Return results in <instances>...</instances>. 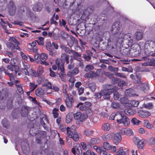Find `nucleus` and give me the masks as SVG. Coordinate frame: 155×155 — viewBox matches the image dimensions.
<instances>
[{"label":"nucleus","mask_w":155,"mask_h":155,"mask_svg":"<svg viewBox=\"0 0 155 155\" xmlns=\"http://www.w3.org/2000/svg\"><path fill=\"white\" fill-rule=\"evenodd\" d=\"M144 52L148 57L155 55V42L152 40L147 41L144 45Z\"/></svg>","instance_id":"nucleus-1"},{"label":"nucleus","mask_w":155,"mask_h":155,"mask_svg":"<svg viewBox=\"0 0 155 155\" xmlns=\"http://www.w3.org/2000/svg\"><path fill=\"white\" fill-rule=\"evenodd\" d=\"M63 93L64 97L65 98V102L67 107L69 109L72 108L75 102L73 96L71 94L67 93V89H63Z\"/></svg>","instance_id":"nucleus-2"},{"label":"nucleus","mask_w":155,"mask_h":155,"mask_svg":"<svg viewBox=\"0 0 155 155\" xmlns=\"http://www.w3.org/2000/svg\"><path fill=\"white\" fill-rule=\"evenodd\" d=\"M9 42L6 43V46L9 49L14 50L15 48L16 50L20 51L21 49L18 46L20 45L19 42L14 37H11L9 39Z\"/></svg>","instance_id":"nucleus-3"},{"label":"nucleus","mask_w":155,"mask_h":155,"mask_svg":"<svg viewBox=\"0 0 155 155\" xmlns=\"http://www.w3.org/2000/svg\"><path fill=\"white\" fill-rule=\"evenodd\" d=\"M67 136L69 138L72 139L74 141H77L79 140V135L76 132H73L69 127L66 128Z\"/></svg>","instance_id":"nucleus-4"},{"label":"nucleus","mask_w":155,"mask_h":155,"mask_svg":"<svg viewBox=\"0 0 155 155\" xmlns=\"http://www.w3.org/2000/svg\"><path fill=\"white\" fill-rule=\"evenodd\" d=\"M56 64L57 65L58 70L60 71L59 73V76L63 81H64L66 76V74H64L65 72L64 70V64H60L59 62V60H58L56 61Z\"/></svg>","instance_id":"nucleus-5"},{"label":"nucleus","mask_w":155,"mask_h":155,"mask_svg":"<svg viewBox=\"0 0 155 155\" xmlns=\"http://www.w3.org/2000/svg\"><path fill=\"white\" fill-rule=\"evenodd\" d=\"M8 12L10 15H14L16 12V8L14 2L12 1H10L8 5Z\"/></svg>","instance_id":"nucleus-6"},{"label":"nucleus","mask_w":155,"mask_h":155,"mask_svg":"<svg viewBox=\"0 0 155 155\" xmlns=\"http://www.w3.org/2000/svg\"><path fill=\"white\" fill-rule=\"evenodd\" d=\"M72 153L74 155H81L82 153L81 147L78 143H75L74 144L73 147L71 150Z\"/></svg>","instance_id":"nucleus-7"},{"label":"nucleus","mask_w":155,"mask_h":155,"mask_svg":"<svg viewBox=\"0 0 155 155\" xmlns=\"http://www.w3.org/2000/svg\"><path fill=\"white\" fill-rule=\"evenodd\" d=\"M91 105V104L90 102H86L84 103L80 102L77 105L76 107H79V109L81 110L84 111L89 109Z\"/></svg>","instance_id":"nucleus-8"},{"label":"nucleus","mask_w":155,"mask_h":155,"mask_svg":"<svg viewBox=\"0 0 155 155\" xmlns=\"http://www.w3.org/2000/svg\"><path fill=\"white\" fill-rule=\"evenodd\" d=\"M121 26L122 25L120 21H115L112 25L111 31L113 33L117 34L119 31Z\"/></svg>","instance_id":"nucleus-9"},{"label":"nucleus","mask_w":155,"mask_h":155,"mask_svg":"<svg viewBox=\"0 0 155 155\" xmlns=\"http://www.w3.org/2000/svg\"><path fill=\"white\" fill-rule=\"evenodd\" d=\"M31 110V108L30 107L25 105H22L21 107L20 110L21 115L24 117L27 116Z\"/></svg>","instance_id":"nucleus-10"},{"label":"nucleus","mask_w":155,"mask_h":155,"mask_svg":"<svg viewBox=\"0 0 155 155\" xmlns=\"http://www.w3.org/2000/svg\"><path fill=\"white\" fill-rule=\"evenodd\" d=\"M87 117V115L82 114L80 112H77L74 115V118L75 119L79 120L82 122L85 120Z\"/></svg>","instance_id":"nucleus-11"},{"label":"nucleus","mask_w":155,"mask_h":155,"mask_svg":"<svg viewBox=\"0 0 155 155\" xmlns=\"http://www.w3.org/2000/svg\"><path fill=\"white\" fill-rule=\"evenodd\" d=\"M112 139L113 142L116 145L118 144L121 141L122 137L120 134L118 133H113Z\"/></svg>","instance_id":"nucleus-12"},{"label":"nucleus","mask_w":155,"mask_h":155,"mask_svg":"<svg viewBox=\"0 0 155 155\" xmlns=\"http://www.w3.org/2000/svg\"><path fill=\"white\" fill-rule=\"evenodd\" d=\"M103 147L105 150H110L113 153L115 152L116 150V147L115 146L110 145V143L107 142H105L103 143Z\"/></svg>","instance_id":"nucleus-13"},{"label":"nucleus","mask_w":155,"mask_h":155,"mask_svg":"<svg viewBox=\"0 0 155 155\" xmlns=\"http://www.w3.org/2000/svg\"><path fill=\"white\" fill-rule=\"evenodd\" d=\"M119 114L121 115V117L115 116V118L118 124H120L123 123L124 125L126 122V116L121 113L119 112Z\"/></svg>","instance_id":"nucleus-14"},{"label":"nucleus","mask_w":155,"mask_h":155,"mask_svg":"<svg viewBox=\"0 0 155 155\" xmlns=\"http://www.w3.org/2000/svg\"><path fill=\"white\" fill-rule=\"evenodd\" d=\"M48 58L47 54L42 53L40 54L39 59L41 61L40 64H44L45 65H47L48 64V63L46 61Z\"/></svg>","instance_id":"nucleus-15"},{"label":"nucleus","mask_w":155,"mask_h":155,"mask_svg":"<svg viewBox=\"0 0 155 155\" xmlns=\"http://www.w3.org/2000/svg\"><path fill=\"white\" fill-rule=\"evenodd\" d=\"M47 132L45 131H42L40 133L36 135V140L38 143H41V138H44L46 136Z\"/></svg>","instance_id":"nucleus-16"},{"label":"nucleus","mask_w":155,"mask_h":155,"mask_svg":"<svg viewBox=\"0 0 155 155\" xmlns=\"http://www.w3.org/2000/svg\"><path fill=\"white\" fill-rule=\"evenodd\" d=\"M133 37L132 34L130 33H127V45L129 47H132L133 45Z\"/></svg>","instance_id":"nucleus-17"},{"label":"nucleus","mask_w":155,"mask_h":155,"mask_svg":"<svg viewBox=\"0 0 155 155\" xmlns=\"http://www.w3.org/2000/svg\"><path fill=\"white\" fill-rule=\"evenodd\" d=\"M150 56L149 57L147 56L144 57L143 58L142 60L147 61L150 60V61H148V65L155 66V58H150Z\"/></svg>","instance_id":"nucleus-18"},{"label":"nucleus","mask_w":155,"mask_h":155,"mask_svg":"<svg viewBox=\"0 0 155 155\" xmlns=\"http://www.w3.org/2000/svg\"><path fill=\"white\" fill-rule=\"evenodd\" d=\"M8 91L6 89H3L2 91L0 90V100H3L8 96Z\"/></svg>","instance_id":"nucleus-19"},{"label":"nucleus","mask_w":155,"mask_h":155,"mask_svg":"<svg viewBox=\"0 0 155 155\" xmlns=\"http://www.w3.org/2000/svg\"><path fill=\"white\" fill-rule=\"evenodd\" d=\"M94 132L93 130L86 129L83 131V134L87 137L92 136Z\"/></svg>","instance_id":"nucleus-20"},{"label":"nucleus","mask_w":155,"mask_h":155,"mask_svg":"<svg viewBox=\"0 0 155 155\" xmlns=\"http://www.w3.org/2000/svg\"><path fill=\"white\" fill-rule=\"evenodd\" d=\"M138 114L139 116L143 118H146L150 115V113L148 111H140Z\"/></svg>","instance_id":"nucleus-21"},{"label":"nucleus","mask_w":155,"mask_h":155,"mask_svg":"<svg viewBox=\"0 0 155 155\" xmlns=\"http://www.w3.org/2000/svg\"><path fill=\"white\" fill-rule=\"evenodd\" d=\"M101 92H102V96H104V97L105 99H109L110 95L112 93L111 92H109L106 90H102L101 91Z\"/></svg>","instance_id":"nucleus-22"},{"label":"nucleus","mask_w":155,"mask_h":155,"mask_svg":"<svg viewBox=\"0 0 155 155\" xmlns=\"http://www.w3.org/2000/svg\"><path fill=\"white\" fill-rule=\"evenodd\" d=\"M132 48L134 51V53L136 54V56H138L141 52L140 47L139 45L137 44L134 45Z\"/></svg>","instance_id":"nucleus-23"},{"label":"nucleus","mask_w":155,"mask_h":155,"mask_svg":"<svg viewBox=\"0 0 155 155\" xmlns=\"http://www.w3.org/2000/svg\"><path fill=\"white\" fill-rule=\"evenodd\" d=\"M69 55L65 53H63L61 55V60L66 61L67 64H69Z\"/></svg>","instance_id":"nucleus-24"},{"label":"nucleus","mask_w":155,"mask_h":155,"mask_svg":"<svg viewBox=\"0 0 155 155\" xmlns=\"http://www.w3.org/2000/svg\"><path fill=\"white\" fill-rule=\"evenodd\" d=\"M79 72V69L78 68H75L73 70L71 71H69L67 73V75L70 76L74 75H76Z\"/></svg>","instance_id":"nucleus-25"},{"label":"nucleus","mask_w":155,"mask_h":155,"mask_svg":"<svg viewBox=\"0 0 155 155\" xmlns=\"http://www.w3.org/2000/svg\"><path fill=\"white\" fill-rule=\"evenodd\" d=\"M35 94L38 97H42L44 94V90L41 88H38L35 91Z\"/></svg>","instance_id":"nucleus-26"},{"label":"nucleus","mask_w":155,"mask_h":155,"mask_svg":"<svg viewBox=\"0 0 155 155\" xmlns=\"http://www.w3.org/2000/svg\"><path fill=\"white\" fill-rule=\"evenodd\" d=\"M120 101L121 107H120L121 109H123L126 106V97H125L120 98Z\"/></svg>","instance_id":"nucleus-27"},{"label":"nucleus","mask_w":155,"mask_h":155,"mask_svg":"<svg viewBox=\"0 0 155 155\" xmlns=\"http://www.w3.org/2000/svg\"><path fill=\"white\" fill-rule=\"evenodd\" d=\"M104 88L105 89L104 90H106L109 91V92H111L113 93L114 91V86L111 84H106L104 86Z\"/></svg>","instance_id":"nucleus-28"},{"label":"nucleus","mask_w":155,"mask_h":155,"mask_svg":"<svg viewBox=\"0 0 155 155\" xmlns=\"http://www.w3.org/2000/svg\"><path fill=\"white\" fill-rule=\"evenodd\" d=\"M42 86L43 87H47L48 89H52V84L51 83L49 82L47 79H46L45 80V83L42 84Z\"/></svg>","instance_id":"nucleus-29"},{"label":"nucleus","mask_w":155,"mask_h":155,"mask_svg":"<svg viewBox=\"0 0 155 155\" xmlns=\"http://www.w3.org/2000/svg\"><path fill=\"white\" fill-rule=\"evenodd\" d=\"M136 56V55L134 53V51L132 48L127 51V56L132 58Z\"/></svg>","instance_id":"nucleus-30"},{"label":"nucleus","mask_w":155,"mask_h":155,"mask_svg":"<svg viewBox=\"0 0 155 155\" xmlns=\"http://www.w3.org/2000/svg\"><path fill=\"white\" fill-rule=\"evenodd\" d=\"M133 23L127 18V25L128 27V29L130 31L133 30Z\"/></svg>","instance_id":"nucleus-31"},{"label":"nucleus","mask_w":155,"mask_h":155,"mask_svg":"<svg viewBox=\"0 0 155 155\" xmlns=\"http://www.w3.org/2000/svg\"><path fill=\"white\" fill-rule=\"evenodd\" d=\"M143 125L146 127L150 129H151L153 127V126L150 124L149 121L147 120H144Z\"/></svg>","instance_id":"nucleus-32"},{"label":"nucleus","mask_w":155,"mask_h":155,"mask_svg":"<svg viewBox=\"0 0 155 155\" xmlns=\"http://www.w3.org/2000/svg\"><path fill=\"white\" fill-rule=\"evenodd\" d=\"M140 89L145 93H146L149 90V87L147 84H142L140 86Z\"/></svg>","instance_id":"nucleus-33"},{"label":"nucleus","mask_w":155,"mask_h":155,"mask_svg":"<svg viewBox=\"0 0 155 155\" xmlns=\"http://www.w3.org/2000/svg\"><path fill=\"white\" fill-rule=\"evenodd\" d=\"M135 36L137 40H140L143 37V33L142 32L137 31L135 33Z\"/></svg>","instance_id":"nucleus-34"},{"label":"nucleus","mask_w":155,"mask_h":155,"mask_svg":"<svg viewBox=\"0 0 155 155\" xmlns=\"http://www.w3.org/2000/svg\"><path fill=\"white\" fill-rule=\"evenodd\" d=\"M2 124L3 126L5 128H8L9 126V122L6 118H4L2 120Z\"/></svg>","instance_id":"nucleus-35"},{"label":"nucleus","mask_w":155,"mask_h":155,"mask_svg":"<svg viewBox=\"0 0 155 155\" xmlns=\"http://www.w3.org/2000/svg\"><path fill=\"white\" fill-rule=\"evenodd\" d=\"M113 133L109 134L107 135H104L102 136V138L103 140L106 141L110 140L111 138L112 139Z\"/></svg>","instance_id":"nucleus-36"},{"label":"nucleus","mask_w":155,"mask_h":155,"mask_svg":"<svg viewBox=\"0 0 155 155\" xmlns=\"http://www.w3.org/2000/svg\"><path fill=\"white\" fill-rule=\"evenodd\" d=\"M44 38L42 37H40L36 40H35V41L38 43V45L43 46L44 44Z\"/></svg>","instance_id":"nucleus-37"},{"label":"nucleus","mask_w":155,"mask_h":155,"mask_svg":"<svg viewBox=\"0 0 155 155\" xmlns=\"http://www.w3.org/2000/svg\"><path fill=\"white\" fill-rule=\"evenodd\" d=\"M100 140L98 138H92L90 140V143L91 144H97L100 143Z\"/></svg>","instance_id":"nucleus-38"},{"label":"nucleus","mask_w":155,"mask_h":155,"mask_svg":"<svg viewBox=\"0 0 155 155\" xmlns=\"http://www.w3.org/2000/svg\"><path fill=\"white\" fill-rule=\"evenodd\" d=\"M110 125L108 123H105L102 126V129L104 131H108L110 129Z\"/></svg>","instance_id":"nucleus-39"},{"label":"nucleus","mask_w":155,"mask_h":155,"mask_svg":"<svg viewBox=\"0 0 155 155\" xmlns=\"http://www.w3.org/2000/svg\"><path fill=\"white\" fill-rule=\"evenodd\" d=\"M111 107L114 109H117L119 108L121 109L120 107H121V105L118 103L116 102H113L111 105Z\"/></svg>","instance_id":"nucleus-40"},{"label":"nucleus","mask_w":155,"mask_h":155,"mask_svg":"<svg viewBox=\"0 0 155 155\" xmlns=\"http://www.w3.org/2000/svg\"><path fill=\"white\" fill-rule=\"evenodd\" d=\"M116 155H124L125 154V152L124 151L123 147H120L118 150L116 152Z\"/></svg>","instance_id":"nucleus-41"},{"label":"nucleus","mask_w":155,"mask_h":155,"mask_svg":"<svg viewBox=\"0 0 155 155\" xmlns=\"http://www.w3.org/2000/svg\"><path fill=\"white\" fill-rule=\"evenodd\" d=\"M89 87L91 91L93 92L95 90L96 88V84L94 82H91L89 84Z\"/></svg>","instance_id":"nucleus-42"},{"label":"nucleus","mask_w":155,"mask_h":155,"mask_svg":"<svg viewBox=\"0 0 155 155\" xmlns=\"http://www.w3.org/2000/svg\"><path fill=\"white\" fill-rule=\"evenodd\" d=\"M75 2V0H65V3L66 5L70 7L72 6Z\"/></svg>","instance_id":"nucleus-43"},{"label":"nucleus","mask_w":155,"mask_h":155,"mask_svg":"<svg viewBox=\"0 0 155 155\" xmlns=\"http://www.w3.org/2000/svg\"><path fill=\"white\" fill-rule=\"evenodd\" d=\"M144 139L140 140L138 143L137 144V147L139 148L142 149L145 145L144 143Z\"/></svg>","instance_id":"nucleus-44"},{"label":"nucleus","mask_w":155,"mask_h":155,"mask_svg":"<svg viewBox=\"0 0 155 155\" xmlns=\"http://www.w3.org/2000/svg\"><path fill=\"white\" fill-rule=\"evenodd\" d=\"M15 86L19 93L21 94H23L24 91L22 88V86L21 84H15Z\"/></svg>","instance_id":"nucleus-45"},{"label":"nucleus","mask_w":155,"mask_h":155,"mask_svg":"<svg viewBox=\"0 0 155 155\" xmlns=\"http://www.w3.org/2000/svg\"><path fill=\"white\" fill-rule=\"evenodd\" d=\"M29 74L32 77H38L37 73L36 71L31 68L29 69Z\"/></svg>","instance_id":"nucleus-46"},{"label":"nucleus","mask_w":155,"mask_h":155,"mask_svg":"<svg viewBox=\"0 0 155 155\" xmlns=\"http://www.w3.org/2000/svg\"><path fill=\"white\" fill-rule=\"evenodd\" d=\"M30 91H33L38 86L37 84H36L34 83H30L29 84Z\"/></svg>","instance_id":"nucleus-47"},{"label":"nucleus","mask_w":155,"mask_h":155,"mask_svg":"<svg viewBox=\"0 0 155 155\" xmlns=\"http://www.w3.org/2000/svg\"><path fill=\"white\" fill-rule=\"evenodd\" d=\"M94 67L93 65L88 64L84 68V71L86 72L93 70L94 69Z\"/></svg>","instance_id":"nucleus-48"},{"label":"nucleus","mask_w":155,"mask_h":155,"mask_svg":"<svg viewBox=\"0 0 155 155\" xmlns=\"http://www.w3.org/2000/svg\"><path fill=\"white\" fill-rule=\"evenodd\" d=\"M40 123L44 129L46 130H48V127L47 126L46 124L44 121L43 118H40Z\"/></svg>","instance_id":"nucleus-49"},{"label":"nucleus","mask_w":155,"mask_h":155,"mask_svg":"<svg viewBox=\"0 0 155 155\" xmlns=\"http://www.w3.org/2000/svg\"><path fill=\"white\" fill-rule=\"evenodd\" d=\"M58 109L57 108H54L53 109L52 111V114H53L54 118H56L58 117L59 114L58 111Z\"/></svg>","instance_id":"nucleus-50"},{"label":"nucleus","mask_w":155,"mask_h":155,"mask_svg":"<svg viewBox=\"0 0 155 155\" xmlns=\"http://www.w3.org/2000/svg\"><path fill=\"white\" fill-rule=\"evenodd\" d=\"M115 116L121 117V115L119 114V112H117L115 114H112L110 117L109 119L110 120H114V119L115 118Z\"/></svg>","instance_id":"nucleus-51"},{"label":"nucleus","mask_w":155,"mask_h":155,"mask_svg":"<svg viewBox=\"0 0 155 155\" xmlns=\"http://www.w3.org/2000/svg\"><path fill=\"white\" fill-rule=\"evenodd\" d=\"M61 35L62 38L64 40L66 39L69 37L68 34L63 31H61Z\"/></svg>","instance_id":"nucleus-52"},{"label":"nucleus","mask_w":155,"mask_h":155,"mask_svg":"<svg viewBox=\"0 0 155 155\" xmlns=\"http://www.w3.org/2000/svg\"><path fill=\"white\" fill-rule=\"evenodd\" d=\"M134 135V133L132 130L129 128H127V136L130 137Z\"/></svg>","instance_id":"nucleus-53"},{"label":"nucleus","mask_w":155,"mask_h":155,"mask_svg":"<svg viewBox=\"0 0 155 155\" xmlns=\"http://www.w3.org/2000/svg\"><path fill=\"white\" fill-rule=\"evenodd\" d=\"M130 101L131 102L130 104L132 105L133 108H134V107H137L139 103V101L136 100H132Z\"/></svg>","instance_id":"nucleus-54"},{"label":"nucleus","mask_w":155,"mask_h":155,"mask_svg":"<svg viewBox=\"0 0 155 155\" xmlns=\"http://www.w3.org/2000/svg\"><path fill=\"white\" fill-rule=\"evenodd\" d=\"M131 122L134 124L138 125L141 121L138 120L136 118H134L132 119Z\"/></svg>","instance_id":"nucleus-55"},{"label":"nucleus","mask_w":155,"mask_h":155,"mask_svg":"<svg viewBox=\"0 0 155 155\" xmlns=\"http://www.w3.org/2000/svg\"><path fill=\"white\" fill-rule=\"evenodd\" d=\"M102 96V92L101 91L100 93H95V94L94 95V98H95L97 100L100 99Z\"/></svg>","instance_id":"nucleus-56"},{"label":"nucleus","mask_w":155,"mask_h":155,"mask_svg":"<svg viewBox=\"0 0 155 155\" xmlns=\"http://www.w3.org/2000/svg\"><path fill=\"white\" fill-rule=\"evenodd\" d=\"M127 115H132L136 113V111L134 110L129 109L127 110Z\"/></svg>","instance_id":"nucleus-57"},{"label":"nucleus","mask_w":155,"mask_h":155,"mask_svg":"<svg viewBox=\"0 0 155 155\" xmlns=\"http://www.w3.org/2000/svg\"><path fill=\"white\" fill-rule=\"evenodd\" d=\"M0 24L2 27L5 30H6L7 21L5 22L2 19H1Z\"/></svg>","instance_id":"nucleus-58"},{"label":"nucleus","mask_w":155,"mask_h":155,"mask_svg":"<svg viewBox=\"0 0 155 155\" xmlns=\"http://www.w3.org/2000/svg\"><path fill=\"white\" fill-rule=\"evenodd\" d=\"M72 60L71 59H70V64H68V68L69 71H71L72 70L74 66V64L72 62Z\"/></svg>","instance_id":"nucleus-59"},{"label":"nucleus","mask_w":155,"mask_h":155,"mask_svg":"<svg viewBox=\"0 0 155 155\" xmlns=\"http://www.w3.org/2000/svg\"><path fill=\"white\" fill-rule=\"evenodd\" d=\"M141 77L140 75H136V79H137L136 80L134 81V83L135 84H141L142 83V81H141Z\"/></svg>","instance_id":"nucleus-60"},{"label":"nucleus","mask_w":155,"mask_h":155,"mask_svg":"<svg viewBox=\"0 0 155 155\" xmlns=\"http://www.w3.org/2000/svg\"><path fill=\"white\" fill-rule=\"evenodd\" d=\"M131 104L130 101L128 98H127V108L132 109L133 108L132 105Z\"/></svg>","instance_id":"nucleus-61"},{"label":"nucleus","mask_w":155,"mask_h":155,"mask_svg":"<svg viewBox=\"0 0 155 155\" xmlns=\"http://www.w3.org/2000/svg\"><path fill=\"white\" fill-rule=\"evenodd\" d=\"M144 107L146 108L149 109H152L153 107V104L151 103H149L144 104Z\"/></svg>","instance_id":"nucleus-62"},{"label":"nucleus","mask_w":155,"mask_h":155,"mask_svg":"<svg viewBox=\"0 0 155 155\" xmlns=\"http://www.w3.org/2000/svg\"><path fill=\"white\" fill-rule=\"evenodd\" d=\"M111 83L113 84H118L119 80L117 78L114 77L111 79Z\"/></svg>","instance_id":"nucleus-63"},{"label":"nucleus","mask_w":155,"mask_h":155,"mask_svg":"<svg viewBox=\"0 0 155 155\" xmlns=\"http://www.w3.org/2000/svg\"><path fill=\"white\" fill-rule=\"evenodd\" d=\"M99 153L100 155H108V154L106 150H104L102 148H101Z\"/></svg>","instance_id":"nucleus-64"}]
</instances>
